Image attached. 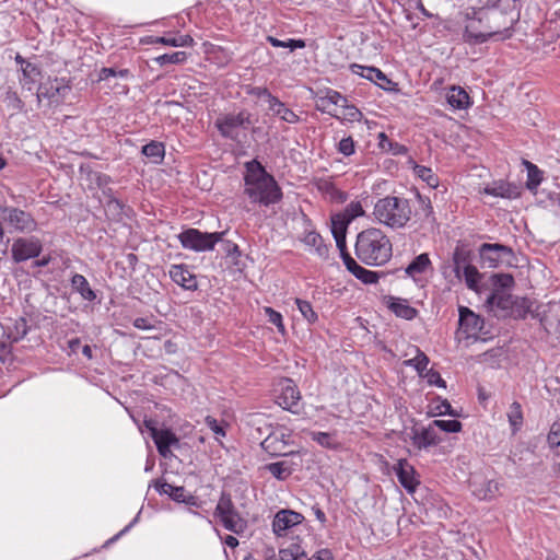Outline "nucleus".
<instances>
[{
  "mask_svg": "<svg viewBox=\"0 0 560 560\" xmlns=\"http://www.w3.org/2000/svg\"><path fill=\"white\" fill-rule=\"evenodd\" d=\"M416 198L419 210H415L412 201L405 197L385 196L380 198L373 208L374 220L390 230L407 228L417 215L427 223H433L435 218L430 198L420 194H417Z\"/></svg>",
  "mask_w": 560,
  "mask_h": 560,
  "instance_id": "f257e3e1",
  "label": "nucleus"
},
{
  "mask_svg": "<svg viewBox=\"0 0 560 560\" xmlns=\"http://www.w3.org/2000/svg\"><path fill=\"white\" fill-rule=\"evenodd\" d=\"M244 168V195L250 202L269 207L282 199L281 187L259 161L245 162Z\"/></svg>",
  "mask_w": 560,
  "mask_h": 560,
  "instance_id": "f03ea898",
  "label": "nucleus"
},
{
  "mask_svg": "<svg viewBox=\"0 0 560 560\" xmlns=\"http://www.w3.org/2000/svg\"><path fill=\"white\" fill-rule=\"evenodd\" d=\"M358 259L368 266H382L392 257V243L388 236L377 228L360 232L355 242Z\"/></svg>",
  "mask_w": 560,
  "mask_h": 560,
  "instance_id": "7ed1b4c3",
  "label": "nucleus"
},
{
  "mask_svg": "<svg viewBox=\"0 0 560 560\" xmlns=\"http://www.w3.org/2000/svg\"><path fill=\"white\" fill-rule=\"evenodd\" d=\"M485 18L493 39L504 40L513 35V27L520 20L517 0H498V4L485 10Z\"/></svg>",
  "mask_w": 560,
  "mask_h": 560,
  "instance_id": "20e7f679",
  "label": "nucleus"
},
{
  "mask_svg": "<svg viewBox=\"0 0 560 560\" xmlns=\"http://www.w3.org/2000/svg\"><path fill=\"white\" fill-rule=\"evenodd\" d=\"M463 38L470 45H477L493 39L485 18V9H469L465 12V28Z\"/></svg>",
  "mask_w": 560,
  "mask_h": 560,
  "instance_id": "39448f33",
  "label": "nucleus"
},
{
  "mask_svg": "<svg viewBox=\"0 0 560 560\" xmlns=\"http://www.w3.org/2000/svg\"><path fill=\"white\" fill-rule=\"evenodd\" d=\"M214 516L219 518L226 530L237 535L243 533L247 526L246 521L235 509L231 495L226 492H222L214 510Z\"/></svg>",
  "mask_w": 560,
  "mask_h": 560,
  "instance_id": "423d86ee",
  "label": "nucleus"
},
{
  "mask_svg": "<svg viewBox=\"0 0 560 560\" xmlns=\"http://www.w3.org/2000/svg\"><path fill=\"white\" fill-rule=\"evenodd\" d=\"M223 232H201L197 229H188L178 235L180 245L194 252L212 250L218 242L221 241Z\"/></svg>",
  "mask_w": 560,
  "mask_h": 560,
  "instance_id": "0eeeda50",
  "label": "nucleus"
},
{
  "mask_svg": "<svg viewBox=\"0 0 560 560\" xmlns=\"http://www.w3.org/2000/svg\"><path fill=\"white\" fill-rule=\"evenodd\" d=\"M401 440L404 442L410 441L418 451L427 450L440 443L436 431L431 424L428 427L413 424L410 428H405L401 432Z\"/></svg>",
  "mask_w": 560,
  "mask_h": 560,
  "instance_id": "6e6552de",
  "label": "nucleus"
},
{
  "mask_svg": "<svg viewBox=\"0 0 560 560\" xmlns=\"http://www.w3.org/2000/svg\"><path fill=\"white\" fill-rule=\"evenodd\" d=\"M4 223L11 231L32 233L37 229V222L30 212L15 207L1 208Z\"/></svg>",
  "mask_w": 560,
  "mask_h": 560,
  "instance_id": "1a4fd4ad",
  "label": "nucleus"
},
{
  "mask_svg": "<svg viewBox=\"0 0 560 560\" xmlns=\"http://www.w3.org/2000/svg\"><path fill=\"white\" fill-rule=\"evenodd\" d=\"M252 115L247 110H241L237 114L221 115L215 120V127L224 138L235 139L241 128H246L252 124Z\"/></svg>",
  "mask_w": 560,
  "mask_h": 560,
  "instance_id": "9d476101",
  "label": "nucleus"
},
{
  "mask_svg": "<svg viewBox=\"0 0 560 560\" xmlns=\"http://www.w3.org/2000/svg\"><path fill=\"white\" fill-rule=\"evenodd\" d=\"M301 400V393L296 384L291 378H282L277 385V404L292 413H298L295 409Z\"/></svg>",
  "mask_w": 560,
  "mask_h": 560,
  "instance_id": "9b49d317",
  "label": "nucleus"
},
{
  "mask_svg": "<svg viewBox=\"0 0 560 560\" xmlns=\"http://www.w3.org/2000/svg\"><path fill=\"white\" fill-rule=\"evenodd\" d=\"M42 248V242L37 237H19L11 247L12 259L22 262L35 258L39 256Z\"/></svg>",
  "mask_w": 560,
  "mask_h": 560,
  "instance_id": "f8f14e48",
  "label": "nucleus"
},
{
  "mask_svg": "<svg viewBox=\"0 0 560 560\" xmlns=\"http://www.w3.org/2000/svg\"><path fill=\"white\" fill-rule=\"evenodd\" d=\"M147 428L151 432V436L156 445L158 452L164 458L171 456V447L179 444V439L170 429H158L152 421H145Z\"/></svg>",
  "mask_w": 560,
  "mask_h": 560,
  "instance_id": "ddd939ff",
  "label": "nucleus"
},
{
  "mask_svg": "<svg viewBox=\"0 0 560 560\" xmlns=\"http://www.w3.org/2000/svg\"><path fill=\"white\" fill-rule=\"evenodd\" d=\"M459 331L465 338H477L483 328V320L468 307H459Z\"/></svg>",
  "mask_w": 560,
  "mask_h": 560,
  "instance_id": "4468645a",
  "label": "nucleus"
},
{
  "mask_svg": "<svg viewBox=\"0 0 560 560\" xmlns=\"http://www.w3.org/2000/svg\"><path fill=\"white\" fill-rule=\"evenodd\" d=\"M303 520L304 516L301 513L281 510L273 517L272 530L278 537L285 536L289 529L301 524Z\"/></svg>",
  "mask_w": 560,
  "mask_h": 560,
  "instance_id": "2eb2a0df",
  "label": "nucleus"
},
{
  "mask_svg": "<svg viewBox=\"0 0 560 560\" xmlns=\"http://www.w3.org/2000/svg\"><path fill=\"white\" fill-rule=\"evenodd\" d=\"M399 483L408 493H413L420 485L415 467L407 459H399L393 467Z\"/></svg>",
  "mask_w": 560,
  "mask_h": 560,
  "instance_id": "dca6fc26",
  "label": "nucleus"
},
{
  "mask_svg": "<svg viewBox=\"0 0 560 560\" xmlns=\"http://www.w3.org/2000/svg\"><path fill=\"white\" fill-rule=\"evenodd\" d=\"M289 439L283 430H275L261 441V447L272 456L285 455Z\"/></svg>",
  "mask_w": 560,
  "mask_h": 560,
  "instance_id": "f3484780",
  "label": "nucleus"
},
{
  "mask_svg": "<svg viewBox=\"0 0 560 560\" xmlns=\"http://www.w3.org/2000/svg\"><path fill=\"white\" fill-rule=\"evenodd\" d=\"M168 275L177 285L185 290L195 291L198 289L196 276L185 264L172 265Z\"/></svg>",
  "mask_w": 560,
  "mask_h": 560,
  "instance_id": "a211bd4d",
  "label": "nucleus"
},
{
  "mask_svg": "<svg viewBox=\"0 0 560 560\" xmlns=\"http://www.w3.org/2000/svg\"><path fill=\"white\" fill-rule=\"evenodd\" d=\"M472 493L479 500H492L494 499L500 490V483L492 479L475 477L470 481Z\"/></svg>",
  "mask_w": 560,
  "mask_h": 560,
  "instance_id": "6ab92c4d",
  "label": "nucleus"
},
{
  "mask_svg": "<svg viewBox=\"0 0 560 560\" xmlns=\"http://www.w3.org/2000/svg\"><path fill=\"white\" fill-rule=\"evenodd\" d=\"M342 261L347 269L365 284H373L378 281V273L360 266L349 253H343Z\"/></svg>",
  "mask_w": 560,
  "mask_h": 560,
  "instance_id": "aec40b11",
  "label": "nucleus"
},
{
  "mask_svg": "<svg viewBox=\"0 0 560 560\" xmlns=\"http://www.w3.org/2000/svg\"><path fill=\"white\" fill-rule=\"evenodd\" d=\"M349 223V219L345 218L341 213H337L331 217V233L336 241V245L340 250L341 257H343V253H348L346 245V233Z\"/></svg>",
  "mask_w": 560,
  "mask_h": 560,
  "instance_id": "412c9836",
  "label": "nucleus"
},
{
  "mask_svg": "<svg viewBox=\"0 0 560 560\" xmlns=\"http://www.w3.org/2000/svg\"><path fill=\"white\" fill-rule=\"evenodd\" d=\"M28 331L27 320L24 317L10 318L3 326V334L10 342L22 340Z\"/></svg>",
  "mask_w": 560,
  "mask_h": 560,
  "instance_id": "4be33fe9",
  "label": "nucleus"
},
{
  "mask_svg": "<svg viewBox=\"0 0 560 560\" xmlns=\"http://www.w3.org/2000/svg\"><path fill=\"white\" fill-rule=\"evenodd\" d=\"M143 44H162L171 47H190L194 38L190 35L178 36H145L141 39Z\"/></svg>",
  "mask_w": 560,
  "mask_h": 560,
  "instance_id": "5701e85b",
  "label": "nucleus"
},
{
  "mask_svg": "<svg viewBox=\"0 0 560 560\" xmlns=\"http://www.w3.org/2000/svg\"><path fill=\"white\" fill-rule=\"evenodd\" d=\"M446 102L453 109H466L471 105L470 96L466 90L458 85H452L446 91Z\"/></svg>",
  "mask_w": 560,
  "mask_h": 560,
  "instance_id": "b1692460",
  "label": "nucleus"
},
{
  "mask_svg": "<svg viewBox=\"0 0 560 560\" xmlns=\"http://www.w3.org/2000/svg\"><path fill=\"white\" fill-rule=\"evenodd\" d=\"M482 192L493 197L506 199H514L520 195L516 186L503 180L493 182L491 185L485 187Z\"/></svg>",
  "mask_w": 560,
  "mask_h": 560,
  "instance_id": "393cba45",
  "label": "nucleus"
},
{
  "mask_svg": "<svg viewBox=\"0 0 560 560\" xmlns=\"http://www.w3.org/2000/svg\"><path fill=\"white\" fill-rule=\"evenodd\" d=\"M514 298L510 291L493 289L492 293L487 298V304L492 308L497 307L501 311H509L513 306Z\"/></svg>",
  "mask_w": 560,
  "mask_h": 560,
  "instance_id": "a878e982",
  "label": "nucleus"
},
{
  "mask_svg": "<svg viewBox=\"0 0 560 560\" xmlns=\"http://www.w3.org/2000/svg\"><path fill=\"white\" fill-rule=\"evenodd\" d=\"M388 308L398 317L410 320L417 316V310L408 301L400 298H389Z\"/></svg>",
  "mask_w": 560,
  "mask_h": 560,
  "instance_id": "bb28decb",
  "label": "nucleus"
},
{
  "mask_svg": "<svg viewBox=\"0 0 560 560\" xmlns=\"http://www.w3.org/2000/svg\"><path fill=\"white\" fill-rule=\"evenodd\" d=\"M269 110L288 124L294 125L300 121V117L293 110L288 108L278 97L270 98Z\"/></svg>",
  "mask_w": 560,
  "mask_h": 560,
  "instance_id": "cd10ccee",
  "label": "nucleus"
},
{
  "mask_svg": "<svg viewBox=\"0 0 560 560\" xmlns=\"http://www.w3.org/2000/svg\"><path fill=\"white\" fill-rule=\"evenodd\" d=\"M155 487L161 494H167L176 502L191 503L195 500L192 495H186L184 487H176L167 482H158Z\"/></svg>",
  "mask_w": 560,
  "mask_h": 560,
  "instance_id": "c85d7f7f",
  "label": "nucleus"
},
{
  "mask_svg": "<svg viewBox=\"0 0 560 560\" xmlns=\"http://www.w3.org/2000/svg\"><path fill=\"white\" fill-rule=\"evenodd\" d=\"M316 187L318 191L327 196L332 201L343 202L347 199V195L340 189H338L335 186V184L328 178L317 179Z\"/></svg>",
  "mask_w": 560,
  "mask_h": 560,
  "instance_id": "c756f323",
  "label": "nucleus"
},
{
  "mask_svg": "<svg viewBox=\"0 0 560 560\" xmlns=\"http://www.w3.org/2000/svg\"><path fill=\"white\" fill-rule=\"evenodd\" d=\"M71 287L85 301L92 302L96 299V294L90 287L86 278L80 273H75L71 278Z\"/></svg>",
  "mask_w": 560,
  "mask_h": 560,
  "instance_id": "7c9ffc66",
  "label": "nucleus"
},
{
  "mask_svg": "<svg viewBox=\"0 0 560 560\" xmlns=\"http://www.w3.org/2000/svg\"><path fill=\"white\" fill-rule=\"evenodd\" d=\"M346 103H347V100L339 92L328 91L324 97L319 98V103H318L317 107H318V109L337 117V115L331 113L329 107L331 105H335V106L340 105L342 107V105H345Z\"/></svg>",
  "mask_w": 560,
  "mask_h": 560,
  "instance_id": "2f4dec72",
  "label": "nucleus"
},
{
  "mask_svg": "<svg viewBox=\"0 0 560 560\" xmlns=\"http://www.w3.org/2000/svg\"><path fill=\"white\" fill-rule=\"evenodd\" d=\"M534 302L528 298H514L513 306L510 307V313L514 317L525 318L533 312Z\"/></svg>",
  "mask_w": 560,
  "mask_h": 560,
  "instance_id": "473e14b6",
  "label": "nucleus"
},
{
  "mask_svg": "<svg viewBox=\"0 0 560 560\" xmlns=\"http://www.w3.org/2000/svg\"><path fill=\"white\" fill-rule=\"evenodd\" d=\"M142 154L151 159L154 163H161L165 155V147L162 142L151 141L142 147Z\"/></svg>",
  "mask_w": 560,
  "mask_h": 560,
  "instance_id": "72a5a7b5",
  "label": "nucleus"
},
{
  "mask_svg": "<svg viewBox=\"0 0 560 560\" xmlns=\"http://www.w3.org/2000/svg\"><path fill=\"white\" fill-rule=\"evenodd\" d=\"M412 170L415 175L423 180L429 187L436 188L439 186V177L430 167L413 164Z\"/></svg>",
  "mask_w": 560,
  "mask_h": 560,
  "instance_id": "f704fd0d",
  "label": "nucleus"
},
{
  "mask_svg": "<svg viewBox=\"0 0 560 560\" xmlns=\"http://www.w3.org/2000/svg\"><path fill=\"white\" fill-rule=\"evenodd\" d=\"M304 243L314 248V252L322 258L328 256V248L323 243L322 236L316 232H310L304 237Z\"/></svg>",
  "mask_w": 560,
  "mask_h": 560,
  "instance_id": "c9c22d12",
  "label": "nucleus"
},
{
  "mask_svg": "<svg viewBox=\"0 0 560 560\" xmlns=\"http://www.w3.org/2000/svg\"><path fill=\"white\" fill-rule=\"evenodd\" d=\"M431 261L428 254L418 255L406 268V273L415 277L423 273L430 266Z\"/></svg>",
  "mask_w": 560,
  "mask_h": 560,
  "instance_id": "e433bc0d",
  "label": "nucleus"
},
{
  "mask_svg": "<svg viewBox=\"0 0 560 560\" xmlns=\"http://www.w3.org/2000/svg\"><path fill=\"white\" fill-rule=\"evenodd\" d=\"M416 357L409 360H406L404 363L407 366L413 368L420 376H423V373L428 371L429 358L422 352L419 348H416Z\"/></svg>",
  "mask_w": 560,
  "mask_h": 560,
  "instance_id": "4c0bfd02",
  "label": "nucleus"
},
{
  "mask_svg": "<svg viewBox=\"0 0 560 560\" xmlns=\"http://www.w3.org/2000/svg\"><path fill=\"white\" fill-rule=\"evenodd\" d=\"M266 469L278 480H285L292 474L287 462L270 463L266 465Z\"/></svg>",
  "mask_w": 560,
  "mask_h": 560,
  "instance_id": "58836bf2",
  "label": "nucleus"
},
{
  "mask_svg": "<svg viewBox=\"0 0 560 560\" xmlns=\"http://www.w3.org/2000/svg\"><path fill=\"white\" fill-rule=\"evenodd\" d=\"M306 557L305 551L296 544H291L279 551L280 560H304Z\"/></svg>",
  "mask_w": 560,
  "mask_h": 560,
  "instance_id": "ea45409f",
  "label": "nucleus"
},
{
  "mask_svg": "<svg viewBox=\"0 0 560 560\" xmlns=\"http://www.w3.org/2000/svg\"><path fill=\"white\" fill-rule=\"evenodd\" d=\"M527 165V182L526 186L530 191H535L542 180L541 171L534 164L526 162Z\"/></svg>",
  "mask_w": 560,
  "mask_h": 560,
  "instance_id": "a19ab883",
  "label": "nucleus"
},
{
  "mask_svg": "<svg viewBox=\"0 0 560 560\" xmlns=\"http://www.w3.org/2000/svg\"><path fill=\"white\" fill-rule=\"evenodd\" d=\"M508 419L513 432L517 431L523 423L522 407L517 401L512 402L508 412Z\"/></svg>",
  "mask_w": 560,
  "mask_h": 560,
  "instance_id": "79ce46f5",
  "label": "nucleus"
},
{
  "mask_svg": "<svg viewBox=\"0 0 560 560\" xmlns=\"http://www.w3.org/2000/svg\"><path fill=\"white\" fill-rule=\"evenodd\" d=\"M468 262V254L460 249L456 248L453 254V268L457 278L462 279V270L465 269V266H469Z\"/></svg>",
  "mask_w": 560,
  "mask_h": 560,
  "instance_id": "37998d69",
  "label": "nucleus"
},
{
  "mask_svg": "<svg viewBox=\"0 0 560 560\" xmlns=\"http://www.w3.org/2000/svg\"><path fill=\"white\" fill-rule=\"evenodd\" d=\"M295 304L305 320H307L310 324L317 322L318 315L313 310V306L308 301L295 299Z\"/></svg>",
  "mask_w": 560,
  "mask_h": 560,
  "instance_id": "c03bdc74",
  "label": "nucleus"
},
{
  "mask_svg": "<svg viewBox=\"0 0 560 560\" xmlns=\"http://www.w3.org/2000/svg\"><path fill=\"white\" fill-rule=\"evenodd\" d=\"M186 60H187V52H185V51H175L172 54H163V55L154 58V61L160 66H164L167 63L178 65V63L185 62Z\"/></svg>",
  "mask_w": 560,
  "mask_h": 560,
  "instance_id": "a18cd8bd",
  "label": "nucleus"
},
{
  "mask_svg": "<svg viewBox=\"0 0 560 560\" xmlns=\"http://www.w3.org/2000/svg\"><path fill=\"white\" fill-rule=\"evenodd\" d=\"M462 278H464L466 285L469 289L477 290L478 282L480 280V273L475 266H465V269L462 270Z\"/></svg>",
  "mask_w": 560,
  "mask_h": 560,
  "instance_id": "49530a36",
  "label": "nucleus"
},
{
  "mask_svg": "<svg viewBox=\"0 0 560 560\" xmlns=\"http://www.w3.org/2000/svg\"><path fill=\"white\" fill-rule=\"evenodd\" d=\"M487 253H494L495 256L489 257L492 261H497L502 254H509L511 253V249L502 244H489L485 243L480 247V254L481 256L486 257Z\"/></svg>",
  "mask_w": 560,
  "mask_h": 560,
  "instance_id": "de8ad7c7",
  "label": "nucleus"
},
{
  "mask_svg": "<svg viewBox=\"0 0 560 560\" xmlns=\"http://www.w3.org/2000/svg\"><path fill=\"white\" fill-rule=\"evenodd\" d=\"M267 40L273 47L289 48L291 51L296 49V48H304L305 47V43L302 39L290 38L288 40H280V39H278V38H276L273 36H268Z\"/></svg>",
  "mask_w": 560,
  "mask_h": 560,
  "instance_id": "09e8293b",
  "label": "nucleus"
},
{
  "mask_svg": "<svg viewBox=\"0 0 560 560\" xmlns=\"http://www.w3.org/2000/svg\"><path fill=\"white\" fill-rule=\"evenodd\" d=\"M430 424L433 425L434 430L438 428L448 433H456L462 430V423L457 420H433Z\"/></svg>",
  "mask_w": 560,
  "mask_h": 560,
  "instance_id": "8fccbe9b",
  "label": "nucleus"
},
{
  "mask_svg": "<svg viewBox=\"0 0 560 560\" xmlns=\"http://www.w3.org/2000/svg\"><path fill=\"white\" fill-rule=\"evenodd\" d=\"M264 313L268 320L273 324L281 335L285 334V326L283 324L282 315L270 306L264 307Z\"/></svg>",
  "mask_w": 560,
  "mask_h": 560,
  "instance_id": "3c124183",
  "label": "nucleus"
},
{
  "mask_svg": "<svg viewBox=\"0 0 560 560\" xmlns=\"http://www.w3.org/2000/svg\"><path fill=\"white\" fill-rule=\"evenodd\" d=\"M341 214L345 218L349 219V221L351 222L355 218L364 215V209L360 201H351L345 208V210H343V212H341Z\"/></svg>",
  "mask_w": 560,
  "mask_h": 560,
  "instance_id": "603ef678",
  "label": "nucleus"
},
{
  "mask_svg": "<svg viewBox=\"0 0 560 560\" xmlns=\"http://www.w3.org/2000/svg\"><path fill=\"white\" fill-rule=\"evenodd\" d=\"M312 439L324 447H327V448L337 447V441H336L335 436L330 433L315 432L312 434Z\"/></svg>",
  "mask_w": 560,
  "mask_h": 560,
  "instance_id": "864d4df0",
  "label": "nucleus"
},
{
  "mask_svg": "<svg viewBox=\"0 0 560 560\" xmlns=\"http://www.w3.org/2000/svg\"><path fill=\"white\" fill-rule=\"evenodd\" d=\"M378 68L375 67H368V66H361L358 63H352L350 66V70L353 74L360 75L369 81L372 82L374 74Z\"/></svg>",
  "mask_w": 560,
  "mask_h": 560,
  "instance_id": "5fc2aeb1",
  "label": "nucleus"
},
{
  "mask_svg": "<svg viewBox=\"0 0 560 560\" xmlns=\"http://www.w3.org/2000/svg\"><path fill=\"white\" fill-rule=\"evenodd\" d=\"M494 289H503L510 291L514 285V279L509 273H500L493 277Z\"/></svg>",
  "mask_w": 560,
  "mask_h": 560,
  "instance_id": "6e6d98bb",
  "label": "nucleus"
},
{
  "mask_svg": "<svg viewBox=\"0 0 560 560\" xmlns=\"http://www.w3.org/2000/svg\"><path fill=\"white\" fill-rule=\"evenodd\" d=\"M422 377L425 378L428 384L431 386H438L442 388L446 387V382L441 377L440 373L433 369L425 371Z\"/></svg>",
  "mask_w": 560,
  "mask_h": 560,
  "instance_id": "4d7b16f0",
  "label": "nucleus"
},
{
  "mask_svg": "<svg viewBox=\"0 0 560 560\" xmlns=\"http://www.w3.org/2000/svg\"><path fill=\"white\" fill-rule=\"evenodd\" d=\"M372 82L385 91L394 90L395 85L380 69L376 70Z\"/></svg>",
  "mask_w": 560,
  "mask_h": 560,
  "instance_id": "13d9d810",
  "label": "nucleus"
},
{
  "mask_svg": "<svg viewBox=\"0 0 560 560\" xmlns=\"http://www.w3.org/2000/svg\"><path fill=\"white\" fill-rule=\"evenodd\" d=\"M4 103L9 108L13 109L14 112H21L24 107V103L22 102V100L18 96L15 92L11 91L7 92Z\"/></svg>",
  "mask_w": 560,
  "mask_h": 560,
  "instance_id": "bf43d9fd",
  "label": "nucleus"
},
{
  "mask_svg": "<svg viewBox=\"0 0 560 560\" xmlns=\"http://www.w3.org/2000/svg\"><path fill=\"white\" fill-rule=\"evenodd\" d=\"M547 441L551 447L560 445V420L551 425Z\"/></svg>",
  "mask_w": 560,
  "mask_h": 560,
  "instance_id": "052dcab7",
  "label": "nucleus"
},
{
  "mask_svg": "<svg viewBox=\"0 0 560 560\" xmlns=\"http://www.w3.org/2000/svg\"><path fill=\"white\" fill-rule=\"evenodd\" d=\"M338 151L346 156L354 153V142L351 137L343 138L338 144Z\"/></svg>",
  "mask_w": 560,
  "mask_h": 560,
  "instance_id": "680f3d73",
  "label": "nucleus"
},
{
  "mask_svg": "<svg viewBox=\"0 0 560 560\" xmlns=\"http://www.w3.org/2000/svg\"><path fill=\"white\" fill-rule=\"evenodd\" d=\"M205 422L217 436H225L224 428L218 422L215 418L207 416Z\"/></svg>",
  "mask_w": 560,
  "mask_h": 560,
  "instance_id": "e2e57ef3",
  "label": "nucleus"
},
{
  "mask_svg": "<svg viewBox=\"0 0 560 560\" xmlns=\"http://www.w3.org/2000/svg\"><path fill=\"white\" fill-rule=\"evenodd\" d=\"M247 93L256 97H264L268 104H270V98L276 97L268 91V89L261 86H253L248 89Z\"/></svg>",
  "mask_w": 560,
  "mask_h": 560,
  "instance_id": "0e129e2a",
  "label": "nucleus"
},
{
  "mask_svg": "<svg viewBox=\"0 0 560 560\" xmlns=\"http://www.w3.org/2000/svg\"><path fill=\"white\" fill-rule=\"evenodd\" d=\"M345 108V115L348 117L351 121H358L360 120L362 114L361 112L353 105H348L347 103L342 105Z\"/></svg>",
  "mask_w": 560,
  "mask_h": 560,
  "instance_id": "69168bd1",
  "label": "nucleus"
},
{
  "mask_svg": "<svg viewBox=\"0 0 560 560\" xmlns=\"http://www.w3.org/2000/svg\"><path fill=\"white\" fill-rule=\"evenodd\" d=\"M435 410H436V413L442 416V415H450V416H455V412L451 406V404L448 402V400L444 399V400H441L436 406H435Z\"/></svg>",
  "mask_w": 560,
  "mask_h": 560,
  "instance_id": "338daca9",
  "label": "nucleus"
},
{
  "mask_svg": "<svg viewBox=\"0 0 560 560\" xmlns=\"http://www.w3.org/2000/svg\"><path fill=\"white\" fill-rule=\"evenodd\" d=\"M313 560H335L331 552L328 549H322L317 551L313 557L311 558Z\"/></svg>",
  "mask_w": 560,
  "mask_h": 560,
  "instance_id": "774afa93",
  "label": "nucleus"
}]
</instances>
